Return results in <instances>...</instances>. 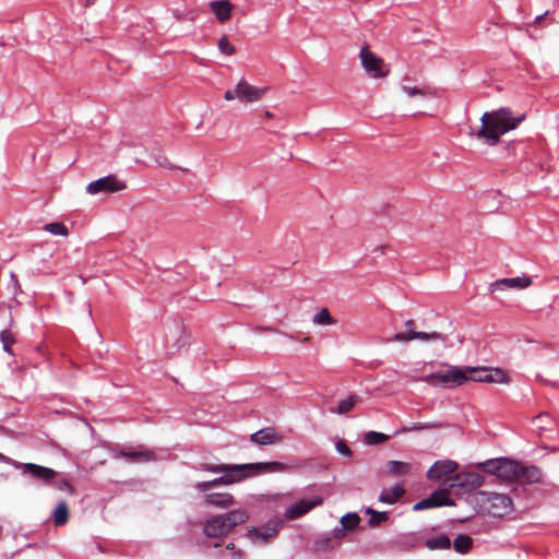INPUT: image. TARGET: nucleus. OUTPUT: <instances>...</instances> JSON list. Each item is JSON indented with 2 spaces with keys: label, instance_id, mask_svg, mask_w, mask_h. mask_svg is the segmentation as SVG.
Instances as JSON below:
<instances>
[{
  "label": "nucleus",
  "instance_id": "1",
  "mask_svg": "<svg viewBox=\"0 0 559 559\" xmlns=\"http://www.w3.org/2000/svg\"><path fill=\"white\" fill-rule=\"evenodd\" d=\"M200 468L204 472L222 474L219 477L212 480L199 481L194 485L197 490L206 492L214 487L239 484L262 473L282 471L284 469V464L280 462H258L247 464L202 463Z\"/></svg>",
  "mask_w": 559,
  "mask_h": 559
},
{
  "label": "nucleus",
  "instance_id": "2",
  "mask_svg": "<svg viewBox=\"0 0 559 559\" xmlns=\"http://www.w3.org/2000/svg\"><path fill=\"white\" fill-rule=\"evenodd\" d=\"M524 118V115L514 117L508 108L485 112L480 119L481 127L476 131L475 136L487 145L493 146L499 142L501 135L514 130Z\"/></svg>",
  "mask_w": 559,
  "mask_h": 559
},
{
  "label": "nucleus",
  "instance_id": "3",
  "mask_svg": "<svg viewBox=\"0 0 559 559\" xmlns=\"http://www.w3.org/2000/svg\"><path fill=\"white\" fill-rule=\"evenodd\" d=\"M468 380H472L468 369L463 370L455 366L445 370H439L425 377V381L428 384L445 389L459 386Z\"/></svg>",
  "mask_w": 559,
  "mask_h": 559
},
{
  "label": "nucleus",
  "instance_id": "4",
  "mask_svg": "<svg viewBox=\"0 0 559 559\" xmlns=\"http://www.w3.org/2000/svg\"><path fill=\"white\" fill-rule=\"evenodd\" d=\"M477 466L481 471L508 481H518L519 474L521 473V465L506 457L488 460L479 463Z\"/></svg>",
  "mask_w": 559,
  "mask_h": 559
},
{
  "label": "nucleus",
  "instance_id": "5",
  "mask_svg": "<svg viewBox=\"0 0 559 559\" xmlns=\"http://www.w3.org/2000/svg\"><path fill=\"white\" fill-rule=\"evenodd\" d=\"M478 502L492 516L502 518L513 510L511 498L504 493L480 491Z\"/></svg>",
  "mask_w": 559,
  "mask_h": 559
},
{
  "label": "nucleus",
  "instance_id": "6",
  "mask_svg": "<svg viewBox=\"0 0 559 559\" xmlns=\"http://www.w3.org/2000/svg\"><path fill=\"white\" fill-rule=\"evenodd\" d=\"M265 92V87L251 85L245 79H241L234 88L225 92L224 98L227 102L239 99L246 104L255 103L262 98Z\"/></svg>",
  "mask_w": 559,
  "mask_h": 559
},
{
  "label": "nucleus",
  "instance_id": "7",
  "mask_svg": "<svg viewBox=\"0 0 559 559\" xmlns=\"http://www.w3.org/2000/svg\"><path fill=\"white\" fill-rule=\"evenodd\" d=\"M484 483L483 477L475 472H465L454 474L449 478V491L455 495H463L479 488Z\"/></svg>",
  "mask_w": 559,
  "mask_h": 559
},
{
  "label": "nucleus",
  "instance_id": "8",
  "mask_svg": "<svg viewBox=\"0 0 559 559\" xmlns=\"http://www.w3.org/2000/svg\"><path fill=\"white\" fill-rule=\"evenodd\" d=\"M361 66L366 73L372 79L385 78L390 69L383 59L370 51L368 47H364L359 52Z\"/></svg>",
  "mask_w": 559,
  "mask_h": 559
},
{
  "label": "nucleus",
  "instance_id": "9",
  "mask_svg": "<svg viewBox=\"0 0 559 559\" xmlns=\"http://www.w3.org/2000/svg\"><path fill=\"white\" fill-rule=\"evenodd\" d=\"M115 457H122L129 463H147L156 460L155 453L143 444L121 448L115 452Z\"/></svg>",
  "mask_w": 559,
  "mask_h": 559
},
{
  "label": "nucleus",
  "instance_id": "10",
  "mask_svg": "<svg viewBox=\"0 0 559 559\" xmlns=\"http://www.w3.org/2000/svg\"><path fill=\"white\" fill-rule=\"evenodd\" d=\"M127 188L126 183L116 176L109 175L92 181L86 187L88 194L114 193L122 191Z\"/></svg>",
  "mask_w": 559,
  "mask_h": 559
},
{
  "label": "nucleus",
  "instance_id": "11",
  "mask_svg": "<svg viewBox=\"0 0 559 559\" xmlns=\"http://www.w3.org/2000/svg\"><path fill=\"white\" fill-rule=\"evenodd\" d=\"M442 506H454V501L450 498L449 488H442L433 491L429 497L416 502L413 510L421 511Z\"/></svg>",
  "mask_w": 559,
  "mask_h": 559
},
{
  "label": "nucleus",
  "instance_id": "12",
  "mask_svg": "<svg viewBox=\"0 0 559 559\" xmlns=\"http://www.w3.org/2000/svg\"><path fill=\"white\" fill-rule=\"evenodd\" d=\"M281 525L280 520H271L261 527L248 530V536L253 543L265 544L277 535Z\"/></svg>",
  "mask_w": 559,
  "mask_h": 559
},
{
  "label": "nucleus",
  "instance_id": "13",
  "mask_svg": "<svg viewBox=\"0 0 559 559\" xmlns=\"http://www.w3.org/2000/svg\"><path fill=\"white\" fill-rule=\"evenodd\" d=\"M459 464L452 460L437 461L427 472V478L430 480L445 479L449 484V478L454 475Z\"/></svg>",
  "mask_w": 559,
  "mask_h": 559
},
{
  "label": "nucleus",
  "instance_id": "14",
  "mask_svg": "<svg viewBox=\"0 0 559 559\" xmlns=\"http://www.w3.org/2000/svg\"><path fill=\"white\" fill-rule=\"evenodd\" d=\"M323 502L322 497L314 496L309 499H301L295 503H293L289 508L285 511V518L288 520L298 519L305 514H307L309 511H311L313 508L321 506Z\"/></svg>",
  "mask_w": 559,
  "mask_h": 559
},
{
  "label": "nucleus",
  "instance_id": "15",
  "mask_svg": "<svg viewBox=\"0 0 559 559\" xmlns=\"http://www.w3.org/2000/svg\"><path fill=\"white\" fill-rule=\"evenodd\" d=\"M469 376L474 381H486L491 383H508L509 377L501 369H475L468 368Z\"/></svg>",
  "mask_w": 559,
  "mask_h": 559
},
{
  "label": "nucleus",
  "instance_id": "16",
  "mask_svg": "<svg viewBox=\"0 0 559 559\" xmlns=\"http://www.w3.org/2000/svg\"><path fill=\"white\" fill-rule=\"evenodd\" d=\"M203 532L207 537L212 538H222L230 533L223 514L209 519L204 523Z\"/></svg>",
  "mask_w": 559,
  "mask_h": 559
},
{
  "label": "nucleus",
  "instance_id": "17",
  "mask_svg": "<svg viewBox=\"0 0 559 559\" xmlns=\"http://www.w3.org/2000/svg\"><path fill=\"white\" fill-rule=\"evenodd\" d=\"M413 340L429 342L443 340V336L438 332L427 333L411 330L409 332L395 333L392 337L388 338V342H409Z\"/></svg>",
  "mask_w": 559,
  "mask_h": 559
},
{
  "label": "nucleus",
  "instance_id": "18",
  "mask_svg": "<svg viewBox=\"0 0 559 559\" xmlns=\"http://www.w3.org/2000/svg\"><path fill=\"white\" fill-rule=\"evenodd\" d=\"M532 285V280L527 276H518L501 278L491 284V290L496 289H524Z\"/></svg>",
  "mask_w": 559,
  "mask_h": 559
},
{
  "label": "nucleus",
  "instance_id": "19",
  "mask_svg": "<svg viewBox=\"0 0 559 559\" xmlns=\"http://www.w3.org/2000/svg\"><path fill=\"white\" fill-rule=\"evenodd\" d=\"M203 500L206 504L221 509H227L235 504L234 496L228 492L205 493Z\"/></svg>",
  "mask_w": 559,
  "mask_h": 559
},
{
  "label": "nucleus",
  "instance_id": "20",
  "mask_svg": "<svg viewBox=\"0 0 559 559\" xmlns=\"http://www.w3.org/2000/svg\"><path fill=\"white\" fill-rule=\"evenodd\" d=\"M210 7L219 22L228 21L234 8L229 0H215L210 2Z\"/></svg>",
  "mask_w": 559,
  "mask_h": 559
},
{
  "label": "nucleus",
  "instance_id": "21",
  "mask_svg": "<svg viewBox=\"0 0 559 559\" xmlns=\"http://www.w3.org/2000/svg\"><path fill=\"white\" fill-rule=\"evenodd\" d=\"M250 439L255 444L267 445L280 441L281 437L273 428H265L252 433Z\"/></svg>",
  "mask_w": 559,
  "mask_h": 559
},
{
  "label": "nucleus",
  "instance_id": "22",
  "mask_svg": "<svg viewBox=\"0 0 559 559\" xmlns=\"http://www.w3.org/2000/svg\"><path fill=\"white\" fill-rule=\"evenodd\" d=\"M404 493L403 485L396 484L391 488L383 489L379 495V501L385 504H394Z\"/></svg>",
  "mask_w": 559,
  "mask_h": 559
},
{
  "label": "nucleus",
  "instance_id": "23",
  "mask_svg": "<svg viewBox=\"0 0 559 559\" xmlns=\"http://www.w3.org/2000/svg\"><path fill=\"white\" fill-rule=\"evenodd\" d=\"M401 90L409 98L419 97L424 99L431 96V91L429 88L412 85L409 79L403 80Z\"/></svg>",
  "mask_w": 559,
  "mask_h": 559
},
{
  "label": "nucleus",
  "instance_id": "24",
  "mask_svg": "<svg viewBox=\"0 0 559 559\" xmlns=\"http://www.w3.org/2000/svg\"><path fill=\"white\" fill-rule=\"evenodd\" d=\"M226 524L231 532L236 526L245 523L249 519V514L245 509H236L223 514Z\"/></svg>",
  "mask_w": 559,
  "mask_h": 559
},
{
  "label": "nucleus",
  "instance_id": "25",
  "mask_svg": "<svg viewBox=\"0 0 559 559\" xmlns=\"http://www.w3.org/2000/svg\"><path fill=\"white\" fill-rule=\"evenodd\" d=\"M386 468L391 476L397 477L411 474L414 465L409 462L392 460L386 463Z\"/></svg>",
  "mask_w": 559,
  "mask_h": 559
},
{
  "label": "nucleus",
  "instance_id": "26",
  "mask_svg": "<svg viewBox=\"0 0 559 559\" xmlns=\"http://www.w3.org/2000/svg\"><path fill=\"white\" fill-rule=\"evenodd\" d=\"M24 468L29 472L32 476L43 479L44 481H49L56 476V472L53 469L33 463L24 464Z\"/></svg>",
  "mask_w": 559,
  "mask_h": 559
},
{
  "label": "nucleus",
  "instance_id": "27",
  "mask_svg": "<svg viewBox=\"0 0 559 559\" xmlns=\"http://www.w3.org/2000/svg\"><path fill=\"white\" fill-rule=\"evenodd\" d=\"M542 471L536 466H522L519 474V480L527 484H535L542 480Z\"/></svg>",
  "mask_w": 559,
  "mask_h": 559
},
{
  "label": "nucleus",
  "instance_id": "28",
  "mask_svg": "<svg viewBox=\"0 0 559 559\" xmlns=\"http://www.w3.org/2000/svg\"><path fill=\"white\" fill-rule=\"evenodd\" d=\"M425 545L427 548L431 550L437 549H449L451 547V539L449 536L444 534L436 535L429 537L425 540Z\"/></svg>",
  "mask_w": 559,
  "mask_h": 559
},
{
  "label": "nucleus",
  "instance_id": "29",
  "mask_svg": "<svg viewBox=\"0 0 559 559\" xmlns=\"http://www.w3.org/2000/svg\"><path fill=\"white\" fill-rule=\"evenodd\" d=\"M473 539L471 536L462 534L453 542V548L459 554H466L472 548Z\"/></svg>",
  "mask_w": 559,
  "mask_h": 559
},
{
  "label": "nucleus",
  "instance_id": "30",
  "mask_svg": "<svg viewBox=\"0 0 559 559\" xmlns=\"http://www.w3.org/2000/svg\"><path fill=\"white\" fill-rule=\"evenodd\" d=\"M69 516L68 506L64 501L58 503L53 511V521L57 526H61L67 523Z\"/></svg>",
  "mask_w": 559,
  "mask_h": 559
},
{
  "label": "nucleus",
  "instance_id": "31",
  "mask_svg": "<svg viewBox=\"0 0 559 559\" xmlns=\"http://www.w3.org/2000/svg\"><path fill=\"white\" fill-rule=\"evenodd\" d=\"M312 322L318 325H332L336 323V321L331 317L326 308H323L319 312H317L312 317Z\"/></svg>",
  "mask_w": 559,
  "mask_h": 559
},
{
  "label": "nucleus",
  "instance_id": "32",
  "mask_svg": "<svg viewBox=\"0 0 559 559\" xmlns=\"http://www.w3.org/2000/svg\"><path fill=\"white\" fill-rule=\"evenodd\" d=\"M358 400H359V397L356 395L348 396L347 399L340 402L336 412L341 415L347 414L348 412H350L354 408V406L356 405Z\"/></svg>",
  "mask_w": 559,
  "mask_h": 559
},
{
  "label": "nucleus",
  "instance_id": "33",
  "mask_svg": "<svg viewBox=\"0 0 559 559\" xmlns=\"http://www.w3.org/2000/svg\"><path fill=\"white\" fill-rule=\"evenodd\" d=\"M388 439L389 436L382 432L369 431L365 435L364 440L367 444H379L385 442Z\"/></svg>",
  "mask_w": 559,
  "mask_h": 559
},
{
  "label": "nucleus",
  "instance_id": "34",
  "mask_svg": "<svg viewBox=\"0 0 559 559\" xmlns=\"http://www.w3.org/2000/svg\"><path fill=\"white\" fill-rule=\"evenodd\" d=\"M366 513L371 515L369 523L372 526L378 525L382 522H385L389 519V515L386 512H379L371 508H367Z\"/></svg>",
  "mask_w": 559,
  "mask_h": 559
},
{
  "label": "nucleus",
  "instance_id": "35",
  "mask_svg": "<svg viewBox=\"0 0 559 559\" xmlns=\"http://www.w3.org/2000/svg\"><path fill=\"white\" fill-rule=\"evenodd\" d=\"M360 518L357 513H347L341 519V524L345 530H353L358 525Z\"/></svg>",
  "mask_w": 559,
  "mask_h": 559
},
{
  "label": "nucleus",
  "instance_id": "36",
  "mask_svg": "<svg viewBox=\"0 0 559 559\" xmlns=\"http://www.w3.org/2000/svg\"><path fill=\"white\" fill-rule=\"evenodd\" d=\"M44 229L52 235L68 236V228L62 223H50L44 226Z\"/></svg>",
  "mask_w": 559,
  "mask_h": 559
},
{
  "label": "nucleus",
  "instance_id": "37",
  "mask_svg": "<svg viewBox=\"0 0 559 559\" xmlns=\"http://www.w3.org/2000/svg\"><path fill=\"white\" fill-rule=\"evenodd\" d=\"M218 49L222 53L226 56H231L235 52V47L229 43L226 36L219 38L217 43Z\"/></svg>",
  "mask_w": 559,
  "mask_h": 559
},
{
  "label": "nucleus",
  "instance_id": "38",
  "mask_svg": "<svg viewBox=\"0 0 559 559\" xmlns=\"http://www.w3.org/2000/svg\"><path fill=\"white\" fill-rule=\"evenodd\" d=\"M0 341L2 343L3 349L7 353H10L11 352L10 347L15 342L12 333L10 331H8V330L1 331L0 332Z\"/></svg>",
  "mask_w": 559,
  "mask_h": 559
},
{
  "label": "nucleus",
  "instance_id": "39",
  "mask_svg": "<svg viewBox=\"0 0 559 559\" xmlns=\"http://www.w3.org/2000/svg\"><path fill=\"white\" fill-rule=\"evenodd\" d=\"M441 425L439 423H423V424H414L408 428H403V431H416V430H428L439 428Z\"/></svg>",
  "mask_w": 559,
  "mask_h": 559
},
{
  "label": "nucleus",
  "instance_id": "40",
  "mask_svg": "<svg viewBox=\"0 0 559 559\" xmlns=\"http://www.w3.org/2000/svg\"><path fill=\"white\" fill-rule=\"evenodd\" d=\"M153 158H154L155 163L160 167H164L167 169L175 168V166L169 162V159L162 152H157L156 154H154Z\"/></svg>",
  "mask_w": 559,
  "mask_h": 559
},
{
  "label": "nucleus",
  "instance_id": "41",
  "mask_svg": "<svg viewBox=\"0 0 559 559\" xmlns=\"http://www.w3.org/2000/svg\"><path fill=\"white\" fill-rule=\"evenodd\" d=\"M550 423V417L547 414H540L534 419V424L538 429H549L547 424Z\"/></svg>",
  "mask_w": 559,
  "mask_h": 559
},
{
  "label": "nucleus",
  "instance_id": "42",
  "mask_svg": "<svg viewBox=\"0 0 559 559\" xmlns=\"http://www.w3.org/2000/svg\"><path fill=\"white\" fill-rule=\"evenodd\" d=\"M335 449L336 451L342 454V455H345V456H350L352 454V451L346 445V443H344L343 441H338L336 444H335Z\"/></svg>",
  "mask_w": 559,
  "mask_h": 559
},
{
  "label": "nucleus",
  "instance_id": "43",
  "mask_svg": "<svg viewBox=\"0 0 559 559\" xmlns=\"http://www.w3.org/2000/svg\"><path fill=\"white\" fill-rule=\"evenodd\" d=\"M57 488L61 491L73 492V487L67 480L58 481Z\"/></svg>",
  "mask_w": 559,
  "mask_h": 559
},
{
  "label": "nucleus",
  "instance_id": "44",
  "mask_svg": "<svg viewBox=\"0 0 559 559\" xmlns=\"http://www.w3.org/2000/svg\"><path fill=\"white\" fill-rule=\"evenodd\" d=\"M405 326L407 328V332H409L411 330H414L415 322L413 320H407L405 322Z\"/></svg>",
  "mask_w": 559,
  "mask_h": 559
},
{
  "label": "nucleus",
  "instance_id": "45",
  "mask_svg": "<svg viewBox=\"0 0 559 559\" xmlns=\"http://www.w3.org/2000/svg\"><path fill=\"white\" fill-rule=\"evenodd\" d=\"M11 278H12V280H13V282H14V286H15L16 288H20L19 281H17V278H16V276H15V274H14V273H11Z\"/></svg>",
  "mask_w": 559,
  "mask_h": 559
},
{
  "label": "nucleus",
  "instance_id": "46",
  "mask_svg": "<svg viewBox=\"0 0 559 559\" xmlns=\"http://www.w3.org/2000/svg\"><path fill=\"white\" fill-rule=\"evenodd\" d=\"M547 14V12L545 14H542V15H538L536 16L535 19V23H540V21L544 19V16Z\"/></svg>",
  "mask_w": 559,
  "mask_h": 559
},
{
  "label": "nucleus",
  "instance_id": "47",
  "mask_svg": "<svg viewBox=\"0 0 559 559\" xmlns=\"http://www.w3.org/2000/svg\"><path fill=\"white\" fill-rule=\"evenodd\" d=\"M264 117H265V118H272V117H273V114H272V112H270V111H265V112H264Z\"/></svg>",
  "mask_w": 559,
  "mask_h": 559
},
{
  "label": "nucleus",
  "instance_id": "48",
  "mask_svg": "<svg viewBox=\"0 0 559 559\" xmlns=\"http://www.w3.org/2000/svg\"><path fill=\"white\" fill-rule=\"evenodd\" d=\"M227 549H234L235 548V545L233 543H229L227 546H226Z\"/></svg>",
  "mask_w": 559,
  "mask_h": 559
},
{
  "label": "nucleus",
  "instance_id": "49",
  "mask_svg": "<svg viewBox=\"0 0 559 559\" xmlns=\"http://www.w3.org/2000/svg\"><path fill=\"white\" fill-rule=\"evenodd\" d=\"M95 0H87V4H93Z\"/></svg>",
  "mask_w": 559,
  "mask_h": 559
},
{
  "label": "nucleus",
  "instance_id": "50",
  "mask_svg": "<svg viewBox=\"0 0 559 559\" xmlns=\"http://www.w3.org/2000/svg\"><path fill=\"white\" fill-rule=\"evenodd\" d=\"M2 457H3V455L0 453V459H2Z\"/></svg>",
  "mask_w": 559,
  "mask_h": 559
}]
</instances>
